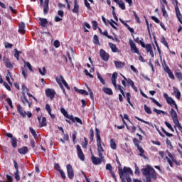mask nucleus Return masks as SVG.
I'll return each mask as SVG.
<instances>
[{
  "mask_svg": "<svg viewBox=\"0 0 182 182\" xmlns=\"http://www.w3.org/2000/svg\"><path fill=\"white\" fill-rule=\"evenodd\" d=\"M143 176L146 177L144 182H151L152 180H157V174L156 170L150 165H146L145 168L141 169Z\"/></svg>",
  "mask_w": 182,
  "mask_h": 182,
  "instance_id": "obj_1",
  "label": "nucleus"
},
{
  "mask_svg": "<svg viewBox=\"0 0 182 182\" xmlns=\"http://www.w3.org/2000/svg\"><path fill=\"white\" fill-rule=\"evenodd\" d=\"M119 178L122 182H132V178L130 176H133V171H132L131 168L124 166L123 168L122 167L118 168Z\"/></svg>",
  "mask_w": 182,
  "mask_h": 182,
  "instance_id": "obj_2",
  "label": "nucleus"
},
{
  "mask_svg": "<svg viewBox=\"0 0 182 182\" xmlns=\"http://www.w3.org/2000/svg\"><path fill=\"white\" fill-rule=\"evenodd\" d=\"M95 136L97 137V151H105V149H103V146H102V144L105 146V144L102 142V138L100 137V129L95 128Z\"/></svg>",
  "mask_w": 182,
  "mask_h": 182,
  "instance_id": "obj_3",
  "label": "nucleus"
},
{
  "mask_svg": "<svg viewBox=\"0 0 182 182\" xmlns=\"http://www.w3.org/2000/svg\"><path fill=\"white\" fill-rule=\"evenodd\" d=\"M164 97L166 99L168 105H170V106H171V107H175V109H176V110H178V107L177 106L176 101H174V100H173V98H171V97H168V95L167 93H164Z\"/></svg>",
  "mask_w": 182,
  "mask_h": 182,
  "instance_id": "obj_4",
  "label": "nucleus"
},
{
  "mask_svg": "<svg viewBox=\"0 0 182 182\" xmlns=\"http://www.w3.org/2000/svg\"><path fill=\"white\" fill-rule=\"evenodd\" d=\"M66 168H67V174H68V178H70V180H73L75 177V172L73 171V167H72V165L70 164H67Z\"/></svg>",
  "mask_w": 182,
  "mask_h": 182,
  "instance_id": "obj_5",
  "label": "nucleus"
},
{
  "mask_svg": "<svg viewBox=\"0 0 182 182\" xmlns=\"http://www.w3.org/2000/svg\"><path fill=\"white\" fill-rule=\"evenodd\" d=\"M76 149L78 159H80L81 161H85V154H83V151H82L80 145H77Z\"/></svg>",
  "mask_w": 182,
  "mask_h": 182,
  "instance_id": "obj_6",
  "label": "nucleus"
},
{
  "mask_svg": "<svg viewBox=\"0 0 182 182\" xmlns=\"http://www.w3.org/2000/svg\"><path fill=\"white\" fill-rule=\"evenodd\" d=\"M129 46L132 53H136L137 55H140V51H139V48H137V46H136V43H134L133 41L129 40Z\"/></svg>",
  "mask_w": 182,
  "mask_h": 182,
  "instance_id": "obj_7",
  "label": "nucleus"
},
{
  "mask_svg": "<svg viewBox=\"0 0 182 182\" xmlns=\"http://www.w3.org/2000/svg\"><path fill=\"white\" fill-rule=\"evenodd\" d=\"M100 55L102 60L105 62H107L110 58L109 53H106V51L103 49L100 50Z\"/></svg>",
  "mask_w": 182,
  "mask_h": 182,
  "instance_id": "obj_8",
  "label": "nucleus"
},
{
  "mask_svg": "<svg viewBox=\"0 0 182 182\" xmlns=\"http://www.w3.org/2000/svg\"><path fill=\"white\" fill-rule=\"evenodd\" d=\"M170 114L172 117V120L175 124H178V117H177V112L174 109H171Z\"/></svg>",
  "mask_w": 182,
  "mask_h": 182,
  "instance_id": "obj_9",
  "label": "nucleus"
},
{
  "mask_svg": "<svg viewBox=\"0 0 182 182\" xmlns=\"http://www.w3.org/2000/svg\"><path fill=\"white\" fill-rule=\"evenodd\" d=\"M21 102L22 103H23L24 106H26V105H28V107H32V102H30L28 100V98L26 97V95H25V92H22Z\"/></svg>",
  "mask_w": 182,
  "mask_h": 182,
  "instance_id": "obj_10",
  "label": "nucleus"
},
{
  "mask_svg": "<svg viewBox=\"0 0 182 182\" xmlns=\"http://www.w3.org/2000/svg\"><path fill=\"white\" fill-rule=\"evenodd\" d=\"M46 95L47 97H50L51 100H53V99H55V95H56V92L50 88H48L46 90Z\"/></svg>",
  "mask_w": 182,
  "mask_h": 182,
  "instance_id": "obj_11",
  "label": "nucleus"
},
{
  "mask_svg": "<svg viewBox=\"0 0 182 182\" xmlns=\"http://www.w3.org/2000/svg\"><path fill=\"white\" fill-rule=\"evenodd\" d=\"M106 170H109V171L110 172V173H111L112 178H114V180L115 181H117V178L116 177V173L113 171L112 164H107L106 165Z\"/></svg>",
  "mask_w": 182,
  "mask_h": 182,
  "instance_id": "obj_12",
  "label": "nucleus"
},
{
  "mask_svg": "<svg viewBox=\"0 0 182 182\" xmlns=\"http://www.w3.org/2000/svg\"><path fill=\"white\" fill-rule=\"evenodd\" d=\"M69 120H71L73 123H79L80 124H83V122H82V119L77 117H73V115H70Z\"/></svg>",
  "mask_w": 182,
  "mask_h": 182,
  "instance_id": "obj_13",
  "label": "nucleus"
},
{
  "mask_svg": "<svg viewBox=\"0 0 182 182\" xmlns=\"http://www.w3.org/2000/svg\"><path fill=\"white\" fill-rule=\"evenodd\" d=\"M3 61L5 63L6 68H8L9 69H14V65H12V63H11V61H9V59L6 57L3 58Z\"/></svg>",
  "mask_w": 182,
  "mask_h": 182,
  "instance_id": "obj_14",
  "label": "nucleus"
},
{
  "mask_svg": "<svg viewBox=\"0 0 182 182\" xmlns=\"http://www.w3.org/2000/svg\"><path fill=\"white\" fill-rule=\"evenodd\" d=\"M48 12H49V0H44V5H43L44 15H48Z\"/></svg>",
  "mask_w": 182,
  "mask_h": 182,
  "instance_id": "obj_15",
  "label": "nucleus"
},
{
  "mask_svg": "<svg viewBox=\"0 0 182 182\" xmlns=\"http://www.w3.org/2000/svg\"><path fill=\"white\" fill-rule=\"evenodd\" d=\"M17 110L21 117H26V112L23 111V109H22V106H21L19 104L17 105Z\"/></svg>",
  "mask_w": 182,
  "mask_h": 182,
  "instance_id": "obj_16",
  "label": "nucleus"
},
{
  "mask_svg": "<svg viewBox=\"0 0 182 182\" xmlns=\"http://www.w3.org/2000/svg\"><path fill=\"white\" fill-rule=\"evenodd\" d=\"M28 151H29L28 146H23L18 149V153H19V154H23V156H25V154H26Z\"/></svg>",
  "mask_w": 182,
  "mask_h": 182,
  "instance_id": "obj_17",
  "label": "nucleus"
},
{
  "mask_svg": "<svg viewBox=\"0 0 182 182\" xmlns=\"http://www.w3.org/2000/svg\"><path fill=\"white\" fill-rule=\"evenodd\" d=\"M114 63L117 69H122V68H124V66L126 65V63H124V62H122V61H114Z\"/></svg>",
  "mask_w": 182,
  "mask_h": 182,
  "instance_id": "obj_18",
  "label": "nucleus"
},
{
  "mask_svg": "<svg viewBox=\"0 0 182 182\" xmlns=\"http://www.w3.org/2000/svg\"><path fill=\"white\" fill-rule=\"evenodd\" d=\"M141 47L144 48L148 53L151 50H153V47H151V44L150 43L146 45L144 43H141Z\"/></svg>",
  "mask_w": 182,
  "mask_h": 182,
  "instance_id": "obj_19",
  "label": "nucleus"
},
{
  "mask_svg": "<svg viewBox=\"0 0 182 182\" xmlns=\"http://www.w3.org/2000/svg\"><path fill=\"white\" fill-rule=\"evenodd\" d=\"M18 33L23 35L25 33V23L21 22L18 25Z\"/></svg>",
  "mask_w": 182,
  "mask_h": 182,
  "instance_id": "obj_20",
  "label": "nucleus"
},
{
  "mask_svg": "<svg viewBox=\"0 0 182 182\" xmlns=\"http://www.w3.org/2000/svg\"><path fill=\"white\" fill-rule=\"evenodd\" d=\"M91 160L95 166H97V164H100L102 163V159L100 158H97L96 156H92L91 158Z\"/></svg>",
  "mask_w": 182,
  "mask_h": 182,
  "instance_id": "obj_21",
  "label": "nucleus"
},
{
  "mask_svg": "<svg viewBox=\"0 0 182 182\" xmlns=\"http://www.w3.org/2000/svg\"><path fill=\"white\" fill-rule=\"evenodd\" d=\"M74 90L80 95H84V96H89V92L85 90H79L77 87H74Z\"/></svg>",
  "mask_w": 182,
  "mask_h": 182,
  "instance_id": "obj_22",
  "label": "nucleus"
},
{
  "mask_svg": "<svg viewBox=\"0 0 182 182\" xmlns=\"http://www.w3.org/2000/svg\"><path fill=\"white\" fill-rule=\"evenodd\" d=\"M173 92L175 93V96L178 100H180L181 99V92H180V90L176 87H173Z\"/></svg>",
  "mask_w": 182,
  "mask_h": 182,
  "instance_id": "obj_23",
  "label": "nucleus"
},
{
  "mask_svg": "<svg viewBox=\"0 0 182 182\" xmlns=\"http://www.w3.org/2000/svg\"><path fill=\"white\" fill-rule=\"evenodd\" d=\"M39 25H41V26H43V28L46 27V26L48 25V19L46 18H39Z\"/></svg>",
  "mask_w": 182,
  "mask_h": 182,
  "instance_id": "obj_24",
  "label": "nucleus"
},
{
  "mask_svg": "<svg viewBox=\"0 0 182 182\" xmlns=\"http://www.w3.org/2000/svg\"><path fill=\"white\" fill-rule=\"evenodd\" d=\"M73 14H79V4H77V0H74V8L73 9Z\"/></svg>",
  "mask_w": 182,
  "mask_h": 182,
  "instance_id": "obj_25",
  "label": "nucleus"
},
{
  "mask_svg": "<svg viewBox=\"0 0 182 182\" xmlns=\"http://www.w3.org/2000/svg\"><path fill=\"white\" fill-rule=\"evenodd\" d=\"M109 46L110 47L112 52H114V53H116V52H119V49L117 48L115 44L112 43H109Z\"/></svg>",
  "mask_w": 182,
  "mask_h": 182,
  "instance_id": "obj_26",
  "label": "nucleus"
},
{
  "mask_svg": "<svg viewBox=\"0 0 182 182\" xmlns=\"http://www.w3.org/2000/svg\"><path fill=\"white\" fill-rule=\"evenodd\" d=\"M175 76L177 77L178 80L181 82L182 80V73L180 72V70H175Z\"/></svg>",
  "mask_w": 182,
  "mask_h": 182,
  "instance_id": "obj_27",
  "label": "nucleus"
},
{
  "mask_svg": "<svg viewBox=\"0 0 182 182\" xmlns=\"http://www.w3.org/2000/svg\"><path fill=\"white\" fill-rule=\"evenodd\" d=\"M102 92H105L106 95H113V90L109 87H104L102 88Z\"/></svg>",
  "mask_w": 182,
  "mask_h": 182,
  "instance_id": "obj_28",
  "label": "nucleus"
},
{
  "mask_svg": "<svg viewBox=\"0 0 182 182\" xmlns=\"http://www.w3.org/2000/svg\"><path fill=\"white\" fill-rule=\"evenodd\" d=\"M60 77L61 82H62L63 85H64L65 87H66V89H68V90H70V87H69V85L68 84V82H66V80H65V78H63V76L60 75Z\"/></svg>",
  "mask_w": 182,
  "mask_h": 182,
  "instance_id": "obj_29",
  "label": "nucleus"
},
{
  "mask_svg": "<svg viewBox=\"0 0 182 182\" xmlns=\"http://www.w3.org/2000/svg\"><path fill=\"white\" fill-rule=\"evenodd\" d=\"M110 147L111 149H112V150H116V149L117 148V144H116L114 139H110Z\"/></svg>",
  "mask_w": 182,
  "mask_h": 182,
  "instance_id": "obj_30",
  "label": "nucleus"
},
{
  "mask_svg": "<svg viewBox=\"0 0 182 182\" xmlns=\"http://www.w3.org/2000/svg\"><path fill=\"white\" fill-rule=\"evenodd\" d=\"M60 112H61L62 114H63V116L65 117H66V119H70V115H69V114H68V111L66 109H65V108H61Z\"/></svg>",
  "mask_w": 182,
  "mask_h": 182,
  "instance_id": "obj_31",
  "label": "nucleus"
},
{
  "mask_svg": "<svg viewBox=\"0 0 182 182\" xmlns=\"http://www.w3.org/2000/svg\"><path fill=\"white\" fill-rule=\"evenodd\" d=\"M46 126H48V123L46 122V117L42 118V122L39 123V127H45Z\"/></svg>",
  "mask_w": 182,
  "mask_h": 182,
  "instance_id": "obj_32",
  "label": "nucleus"
},
{
  "mask_svg": "<svg viewBox=\"0 0 182 182\" xmlns=\"http://www.w3.org/2000/svg\"><path fill=\"white\" fill-rule=\"evenodd\" d=\"M161 43H163V45H164V46H166V48L168 49V43L167 42V40H166V38L164 36H162L161 38Z\"/></svg>",
  "mask_w": 182,
  "mask_h": 182,
  "instance_id": "obj_33",
  "label": "nucleus"
},
{
  "mask_svg": "<svg viewBox=\"0 0 182 182\" xmlns=\"http://www.w3.org/2000/svg\"><path fill=\"white\" fill-rule=\"evenodd\" d=\"M11 146L14 149H16V147H18V140L16 138L11 139Z\"/></svg>",
  "mask_w": 182,
  "mask_h": 182,
  "instance_id": "obj_34",
  "label": "nucleus"
},
{
  "mask_svg": "<svg viewBox=\"0 0 182 182\" xmlns=\"http://www.w3.org/2000/svg\"><path fill=\"white\" fill-rule=\"evenodd\" d=\"M150 100H151V102L153 103H155V105L156 106H158V107H163V105H161V104H160V102H159V101L156 100V99H154V97H149Z\"/></svg>",
  "mask_w": 182,
  "mask_h": 182,
  "instance_id": "obj_35",
  "label": "nucleus"
},
{
  "mask_svg": "<svg viewBox=\"0 0 182 182\" xmlns=\"http://www.w3.org/2000/svg\"><path fill=\"white\" fill-rule=\"evenodd\" d=\"M161 8L163 16H168V15L167 14V11H166V6H164V4H161Z\"/></svg>",
  "mask_w": 182,
  "mask_h": 182,
  "instance_id": "obj_36",
  "label": "nucleus"
},
{
  "mask_svg": "<svg viewBox=\"0 0 182 182\" xmlns=\"http://www.w3.org/2000/svg\"><path fill=\"white\" fill-rule=\"evenodd\" d=\"M111 21L112 22H110L109 21H108V22H109V25H110V26H112V28H113V29H115V31H117V27H116V26H114V25H118L117 24V23H116V21H114L113 19H111ZM113 23H114V24H113Z\"/></svg>",
  "mask_w": 182,
  "mask_h": 182,
  "instance_id": "obj_37",
  "label": "nucleus"
},
{
  "mask_svg": "<svg viewBox=\"0 0 182 182\" xmlns=\"http://www.w3.org/2000/svg\"><path fill=\"white\" fill-rule=\"evenodd\" d=\"M94 137H95V132L93 131V128H91L90 129V137H89L91 142L93 141Z\"/></svg>",
  "mask_w": 182,
  "mask_h": 182,
  "instance_id": "obj_38",
  "label": "nucleus"
},
{
  "mask_svg": "<svg viewBox=\"0 0 182 182\" xmlns=\"http://www.w3.org/2000/svg\"><path fill=\"white\" fill-rule=\"evenodd\" d=\"M144 111L146 112V113H147V114H151L153 113V112H151V109H150V107H149L146 105H144Z\"/></svg>",
  "mask_w": 182,
  "mask_h": 182,
  "instance_id": "obj_39",
  "label": "nucleus"
},
{
  "mask_svg": "<svg viewBox=\"0 0 182 182\" xmlns=\"http://www.w3.org/2000/svg\"><path fill=\"white\" fill-rule=\"evenodd\" d=\"M93 43H95V45H100V42L99 41V37L97 36V35H94Z\"/></svg>",
  "mask_w": 182,
  "mask_h": 182,
  "instance_id": "obj_40",
  "label": "nucleus"
},
{
  "mask_svg": "<svg viewBox=\"0 0 182 182\" xmlns=\"http://www.w3.org/2000/svg\"><path fill=\"white\" fill-rule=\"evenodd\" d=\"M134 16L135 18L136 23H141V21H140V18H139V16L137 15V13L136 11H133Z\"/></svg>",
  "mask_w": 182,
  "mask_h": 182,
  "instance_id": "obj_41",
  "label": "nucleus"
},
{
  "mask_svg": "<svg viewBox=\"0 0 182 182\" xmlns=\"http://www.w3.org/2000/svg\"><path fill=\"white\" fill-rule=\"evenodd\" d=\"M14 50H15L14 56L17 60H19V55L22 53V51H18V49L16 48Z\"/></svg>",
  "mask_w": 182,
  "mask_h": 182,
  "instance_id": "obj_42",
  "label": "nucleus"
},
{
  "mask_svg": "<svg viewBox=\"0 0 182 182\" xmlns=\"http://www.w3.org/2000/svg\"><path fill=\"white\" fill-rule=\"evenodd\" d=\"M97 79L101 82L102 85H106V82H105V80L103 77H102V75H100V73H97Z\"/></svg>",
  "mask_w": 182,
  "mask_h": 182,
  "instance_id": "obj_43",
  "label": "nucleus"
},
{
  "mask_svg": "<svg viewBox=\"0 0 182 182\" xmlns=\"http://www.w3.org/2000/svg\"><path fill=\"white\" fill-rule=\"evenodd\" d=\"M126 96H127V100L129 105H130V106H132V107H133V104H132V102L130 101V97H131L130 92H127V93L126 94Z\"/></svg>",
  "mask_w": 182,
  "mask_h": 182,
  "instance_id": "obj_44",
  "label": "nucleus"
},
{
  "mask_svg": "<svg viewBox=\"0 0 182 182\" xmlns=\"http://www.w3.org/2000/svg\"><path fill=\"white\" fill-rule=\"evenodd\" d=\"M29 130L31 133V134H33L34 139H36L38 137V134H36V132L35 131V129H33V128L30 127Z\"/></svg>",
  "mask_w": 182,
  "mask_h": 182,
  "instance_id": "obj_45",
  "label": "nucleus"
},
{
  "mask_svg": "<svg viewBox=\"0 0 182 182\" xmlns=\"http://www.w3.org/2000/svg\"><path fill=\"white\" fill-rule=\"evenodd\" d=\"M38 72L42 76H45L46 75V68L45 67L43 68V71L42 69L38 68Z\"/></svg>",
  "mask_w": 182,
  "mask_h": 182,
  "instance_id": "obj_46",
  "label": "nucleus"
},
{
  "mask_svg": "<svg viewBox=\"0 0 182 182\" xmlns=\"http://www.w3.org/2000/svg\"><path fill=\"white\" fill-rule=\"evenodd\" d=\"M46 109L47 110L48 114L50 116V114H52V109L50 108V105H49V104L46 105Z\"/></svg>",
  "mask_w": 182,
  "mask_h": 182,
  "instance_id": "obj_47",
  "label": "nucleus"
},
{
  "mask_svg": "<svg viewBox=\"0 0 182 182\" xmlns=\"http://www.w3.org/2000/svg\"><path fill=\"white\" fill-rule=\"evenodd\" d=\"M119 7L122 9V11H124L126 9V5L124 4V1H121V2L119 3Z\"/></svg>",
  "mask_w": 182,
  "mask_h": 182,
  "instance_id": "obj_48",
  "label": "nucleus"
},
{
  "mask_svg": "<svg viewBox=\"0 0 182 182\" xmlns=\"http://www.w3.org/2000/svg\"><path fill=\"white\" fill-rule=\"evenodd\" d=\"M84 4H85V6H86V8L88 9V11L92 10L90 4L89 3V1H87V0H84Z\"/></svg>",
  "mask_w": 182,
  "mask_h": 182,
  "instance_id": "obj_49",
  "label": "nucleus"
},
{
  "mask_svg": "<svg viewBox=\"0 0 182 182\" xmlns=\"http://www.w3.org/2000/svg\"><path fill=\"white\" fill-rule=\"evenodd\" d=\"M161 130L163 133H164V134H166V136H167L168 137H173V134L167 132V131H166L164 127H161Z\"/></svg>",
  "mask_w": 182,
  "mask_h": 182,
  "instance_id": "obj_50",
  "label": "nucleus"
},
{
  "mask_svg": "<svg viewBox=\"0 0 182 182\" xmlns=\"http://www.w3.org/2000/svg\"><path fill=\"white\" fill-rule=\"evenodd\" d=\"M153 110L155 113H157L158 114H161V113H162V114H166V112H164L163 110L157 109L156 108H154Z\"/></svg>",
  "mask_w": 182,
  "mask_h": 182,
  "instance_id": "obj_51",
  "label": "nucleus"
},
{
  "mask_svg": "<svg viewBox=\"0 0 182 182\" xmlns=\"http://www.w3.org/2000/svg\"><path fill=\"white\" fill-rule=\"evenodd\" d=\"M15 178L16 181H19L21 180V176H19V171H16L14 173Z\"/></svg>",
  "mask_w": 182,
  "mask_h": 182,
  "instance_id": "obj_52",
  "label": "nucleus"
},
{
  "mask_svg": "<svg viewBox=\"0 0 182 182\" xmlns=\"http://www.w3.org/2000/svg\"><path fill=\"white\" fill-rule=\"evenodd\" d=\"M119 21L121 23H122V25H124V26H125L128 29V31L129 30V28H131L130 26H129V24L124 22V21H123L122 18H119Z\"/></svg>",
  "mask_w": 182,
  "mask_h": 182,
  "instance_id": "obj_53",
  "label": "nucleus"
},
{
  "mask_svg": "<svg viewBox=\"0 0 182 182\" xmlns=\"http://www.w3.org/2000/svg\"><path fill=\"white\" fill-rule=\"evenodd\" d=\"M119 21L121 23H122V25H124V26H125L128 29V31L129 30V28H131L130 26H129V24L124 22V21H123L122 18H119Z\"/></svg>",
  "mask_w": 182,
  "mask_h": 182,
  "instance_id": "obj_54",
  "label": "nucleus"
},
{
  "mask_svg": "<svg viewBox=\"0 0 182 182\" xmlns=\"http://www.w3.org/2000/svg\"><path fill=\"white\" fill-rule=\"evenodd\" d=\"M133 143L134 144V146L136 147H139L140 146V145L139 144L140 143V141H139V139H137L136 138H134L133 139Z\"/></svg>",
  "mask_w": 182,
  "mask_h": 182,
  "instance_id": "obj_55",
  "label": "nucleus"
},
{
  "mask_svg": "<svg viewBox=\"0 0 182 182\" xmlns=\"http://www.w3.org/2000/svg\"><path fill=\"white\" fill-rule=\"evenodd\" d=\"M4 46H5L6 49H8V48H9V49H12L14 45L11 44V43H9V42H6V43H4Z\"/></svg>",
  "mask_w": 182,
  "mask_h": 182,
  "instance_id": "obj_56",
  "label": "nucleus"
},
{
  "mask_svg": "<svg viewBox=\"0 0 182 182\" xmlns=\"http://www.w3.org/2000/svg\"><path fill=\"white\" fill-rule=\"evenodd\" d=\"M76 136H77V132L74 131L72 135L73 143H76Z\"/></svg>",
  "mask_w": 182,
  "mask_h": 182,
  "instance_id": "obj_57",
  "label": "nucleus"
},
{
  "mask_svg": "<svg viewBox=\"0 0 182 182\" xmlns=\"http://www.w3.org/2000/svg\"><path fill=\"white\" fill-rule=\"evenodd\" d=\"M137 148V149L139 150V156H142V154H144V149H143L142 148H141V146H137L136 147Z\"/></svg>",
  "mask_w": 182,
  "mask_h": 182,
  "instance_id": "obj_58",
  "label": "nucleus"
},
{
  "mask_svg": "<svg viewBox=\"0 0 182 182\" xmlns=\"http://www.w3.org/2000/svg\"><path fill=\"white\" fill-rule=\"evenodd\" d=\"M134 40V42H136V43H140L141 46V43H144L143 42V38H141V40H140V38L139 37H137Z\"/></svg>",
  "mask_w": 182,
  "mask_h": 182,
  "instance_id": "obj_59",
  "label": "nucleus"
},
{
  "mask_svg": "<svg viewBox=\"0 0 182 182\" xmlns=\"http://www.w3.org/2000/svg\"><path fill=\"white\" fill-rule=\"evenodd\" d=\"M165 124L166 126V127H168V129H170L171 130V132H174V128H173V127L171 126V124L167 122H165Z\"/></svg>",
  "mask_w": 182,
  "mask_h": 182,
  "instance_id": "obj_60",
  "label": "nucleus"
},
{
  "mask_svg": "<svg viewBox=\"0 0 182 182\" xmlns=\"http://www.w3.org/2000/svg\"><path fill=\"white\" fill-rule=\"evenodd\" d=\"M164 70L166 73H168L169 72L171 71V70H170V68H168V65H167V64L165 63V65H164Z\"/></svg>",
  "mask_w": 182,
  "mask_h": 182,
  "instance_id": "obj_61",
  "label": "nucleus"
},
{
  "mask_svg": "<svg viewBox=\"0 0 182 182\" xmlns=\"http://www.w3.org/2000/svg\"><path fill=\"white\" fill-rule=\"evenodd\" d=\"M3 85H4V87H6V89L9 90V92H11V86H9V85H8V82L4 81L3 82Z\"/></svg>",
  "mask_w": 182,
  "mask_h": 182,
  "instance_id": "obj_62",
  "label": "nucleus"
},
{
  "mask_svg": "<svg viewBox=\"0 0 182 182\" xmlns=\"http://www.w3.org/2000/svg\"><path fill=\"white\" fill-rule=\"evenodd\" d=\"M167 74L168 75L170 79H172V80H174V79H176V77H174V74H173V72H171V70L167 73Z\"/></svg>",
  "mask_w": 182,
  "mask_h": 182,
  "instance_id": "obj_63",
  "label": "nucleus"
},
{
  "mask_svg": "<svg viewBox=\"0 0 182 182\" xmlns=\"http://www.w3.org/2000/svg\"><path fill=\"white\" fill-rule=\"evenodd\" d=\"M92 28L94 29V31H96V29H97V21H92Z\"/></svg>",
  "mask_w": 182,
  "mask_h": 182,
  "instance_id": "obj_64",
  "label": "nucleus"
}]
</instances>
